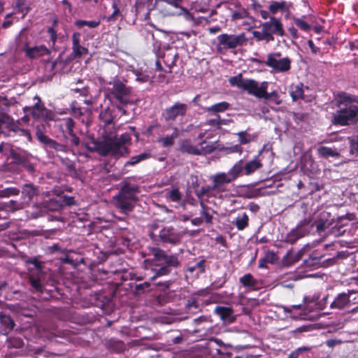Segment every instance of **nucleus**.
I'll return each instance as SVG.
<instances>
[{
	"label": "nucleus",
	"instance_id": "29",
	"mask_svg": "<svg viewBox=\"0 0 358 358\" xmlns=\"http://www.w3.org/2000/svg\"><path fill=\"white\" fill-rule=\"evenodd\" d=\"M304 85L302 83L291 85L290 96L293 101L304 99Z\"/></svg>",
	"mask_w": 358,
	"mask_h": 358
},
{
	"label": "nucleus",
	"instance_id": "36",
	"mask_svg": "<svg viewBox=\"0 0 358 358\" xmlns=\"http://www.w3.org/2000/svg\"><path fill=\"white\" fill-rule=\"evenodd\" d=\"M317 154L320 157L328 158L329 157H338L340 154L336 149H333L326 146H320L317 148Z\"/></svg>",
	"mask_w": 358,
	"mask_h": 358
},
{
	"label": "nucleus",
	"instance_id": "39",
	"mask_svg": "<svg viewBox=\"0 0 358 358\" xmlns=\"http://www.w3.org/2000/svg\"><path fill=\"white\" fill-rule=\"evenodd\" d=\"M45 128L43 124H39L36 128V136L38 141L43 145L50 139V137L45 134Z\"/></svg>",
	"mask_w": 358,
	"mask_h": 358
},
{
	"label": "nucleus",
	"instance_id": "28",
	"mask_svg": "<svg viewBox=\"0 0 358 358\" xmlns=\"http://www.w3.org/2000/svg\"><path fill=\"white\" fill-rule=\"evenodd\" d=\"M214 192L215 189L214 188H213V185L202 186L200 189L194 190V193L196 197L201 201H203L204 196H206L208 198L215 196Z\"/></svg>",
	"mask_w": 358,
	"mask_h": 358
},
{
	"label": "nucleus",
	"instance_id": "6",
	"mask_svg": "<svg viewBox=\"0 0 358 358\" xmlns=\"http://www.w3.org/2000/svg\"><path fill=\"white\" fill-rule=\"evenodd\" d=\"M108 84L112 85L110 94L119 103L127 105L129 103L132 92L131 87L127 86L117 77L114 78Z\"/></svg>",
	"mask_w": 358,
	"mask_h": 358
},
{
	"label": "nucleus",
	"instance_id": "58",
	"mask_svg": "<svg viewBox=\"0 0 358 358\" xmlns=\"http://www.w3.org/2000/svg\"><path fill=\"white\" fill-rule=\"evenodd\" d=\"M159 142L164 148L171 147L174 145V140L170 136L159 138Z\"/></svg>",
	"mask_w": 358,
	"mask_h": 358
},
{
	"label": "nucleus",
	"instance_id": "46",
	"mask_svg": "<svg viewBox=\"0 0 358 358\" xmlns=\"http://www.w3.org/2000/svg\"><path fill=\"white\" fill-rule=\"evenodd\" d=\"M343 217H340L338 218V224H340L339 226L336 225L331 229V234H334L336 236H342L345 232V230L343 229V227L345 225V224L343 223Z\"/></svg>",
	"mask_w": 358,
	"mask_h": 358
},
{
	"label": "nucleus",
	"instance_id": "31",
	"mask_svg": "<svg viewBox=\"0 0 358 358\" xmlns=\"http://www.w3.org/2000/svg\"><path fill=\"white\" fill-rule=\"evenodd\" d=\"M61 141L64 142L69 152L78 148L80 143V140L78 136H62Z\"/></svg>",
	"mask_w": 358,
	"mask_h": 358
},
{
	"label": "nucleus",
	"instance_id": "42",
	"mask_svg": "<svg viewBox=\"0 0 358 358\" xmlns=\"http://www.w3.org/2000/svg\"><path fill=\"white\" fill-rule=\"evenodd\" d=\"M8 348L20 349L24 346L23 340L19 337H10L6 341Z\"/></svg>",
	"mask_w": 358,
	"mask_h": 358
},
{
	"label": "nucleus",
	"instance_id": "20",
	"mask_svg": "<svg viewBox=\"0 0 358 358\" xmlns=\"http://www.w3.org/2000/svg\"><path fill=\"white\" fill-rule=\"evenodd\" d=\"M38 101L33 106H26L24 108L25 113L29 112L34 118L38 119L43 115V113L45 110V107L43 103H41V99L36 96Z\"/></svg>",
	"mask_w": 358,
	"mask_h": 358
},
{
	"label": "nucleus",
	"instance_id": "16",
	"mask_svg": "<svg viewBox=\"0 0 358 358\" xmlns=\"http://www.w3.org/2000/svg\"><path fill=\"white\" fill-rule=\"evenodd\" d=\"M353 293L352 290H348V292L339 293L330 303V308L336 310H343L348 308L350 306V296Z\"/></svg>",
	"mask_w": 358,
	"mask_h": 358
},
{
	"label": "nucleus",
	"instance_id": "56",
	"mask_svg": "<svg viewBox=\"0 0 358 358\" xmlns=\"http://www.w3.org/2000/svg\"><path fill=\"white\" fill-rule=\"evenodd\" d=\"M169 296L166 294H159L156 296L153 299V303L157 306H163L168 303Z\"/></svg>",
	"mask_w": 358,
	"mask_h": 358
},
{
	"label": "nucleus",
	"instance_id": "5",
	"mask_svg": "<svg viewBox=\"0 0 358 358\" xmlns=\"http://www.w3.org/2000/svg\"><path fill=\"white\" fill-rule=\"evenodd\" d=\"M229 82L231 85L236 86L258 99H268L271 95H275L277 97V92L275 91L271 93L267 92L268 83L266 81H264L259 85L258 82L253 79L243 78L240 73L231 77Z\"/></svg>",
	"mask_w": 358,
	"mask_h": 358
},
{
	"label": "nucleus",
	"instance_id": "12",
	"mask_svg": "<svg viewBox=\"0 0 358 358\" xmlns=\"http://www.w3.org/2000/svg\"><path fill=\"white\" fill-rule=\"evenodd\" d=\"M200 148L192 145L189 141H184L180 145V150L183 153H187L193 155H206L210 154L215 150L213 144H207L206 141H203L199 143Z\"/></svg>",
	"mask_w": 358,
	"mask_h": 358
},
{
	"label": "nucleus",
	"instance_id": "40",
	"mask_svg": "<svg viewBox=\"0 0 358 358\" xmlns=\"http://www.w3.org/2000/svg\"><path fill=\"white\" fill-rule=\"evenodd\" d=\"M46 206L50 211H58L63 208V203L60 199H50L47 202Z\"/></svg>",
	"mask_w": 358,
	"mask_h": 358
},
{
	"label": "nucleus",
	"instance_id": "59",
	"mask_svg": "<svg viewBox=\"0 0 358 358\" xmlns=\"http://www.w3.org/2000/svg\"><path fill=\"white\" fill-rule=\"evenodd\" d=\"M350 153L351 155L358 154V136L356 138L350 140Z\"/></svg>",
	"mask_w": 358,
	"mask_h": 358
},
{
	"label": "nucleus",
	"instance_id": "13",
	"mask_svg": "<svg viewBox=\"0 0 358 358\" xmlns=\"http://www.w3.org/2000/svg\"><path fill=\"white\" fill-rule=\"evenodd\" d=\"M187 110V104L176 101L171 106L167 107L164 109L162 114V117L166 122H173L178 117H185Z\"/></svg>",
	"mask_w": 358,
	"mask_h": 358
},
{
	"label": "nucleus",
	"instance_id": "10",
	"mask_svg": "<svg viewBox=\"0 0 358 358\" xmlns=\"http://www.w3.org/2000/svg\"><path fill=\"white\" fill-rule=\"evenodd\" d=\"M280 56L281 52H280L269 53L267 55V59L264 63L276 72H287L291 69L292 59L288 57L280 58Z\"/></svg>",
	"mask_w": 358,
	"mask_h": 358
},
{
	"label": "nucleus",
	"instance_id": "3",
	"mask_svg": "<svg viewBox=\"0 0 358 358\" xmlns=\"http://www.w3.org/2000/svg\"><path fill=\"white\" fill-rule=\"evenodd\" d=\"M358 96L341 92L338 94L336 106L339 108L333 115L332 123L336 126H349L358 123Z\"/></svg>",
	"mask_w": 358,
	"mask_h": 358
},
{
	"label": "nucleus",
	"instance_id": "19",
	"mask_svg": "<svg viewBox=\"0 0 358 358\" xmlns=\"http://www.w3.org/2000/svg\"><path fill=\"white\" fill-rule=\"evenodd\" d=\"M9 158L12 160V163L24 166L29 162L28 155L24 150L11 149Z\"/></svg>",
	"mask_w": 358,
	"mask_h": 358
},
{
	"label": "nucleus",
	"instance_id": "55",
	"mask_svg": "<svg viewBox=\"0 0 358 358\" xmlns=\"http://www.w3.org/2000/svg\"><path fill=\"white\" fill-rule=\"evenodd\" d=\"M112 7L113 8V12L108 17L107 20L108 22L115 21L117 20V16L120 13V10L116 1L113 0Z\"/></svg>",
	"mask_w": 358,
	"mask_h": 358
},
{
	"label": "nucleus",
	"instance_id": "18",
	"mask_svg": "<svg viewBox=\"0 0 358 358\" xmlns=\"http://www.w3.org/2000/svg\"><path fill=\"white\" fill-rule=\"evenodd\" d=\"M24 51L26 55L31 58H36L43 55H49L51 53L50 49L47 48L44 45L34 46V47H25Z\"/></svg>",
	"mask_w": 358,
	"mask_h": 358
},
{
	"label": "nucleus",
	"instance_id": "9",
	"mask_svg": "<svg viewBox=\"0 0 358 358\" xmlns=\"http://www.w3.org/2000/svg\"><path fill=\"white\" fill-rule=\"evenodd\" d=\"M237 178L232 167L227 173L220 172L210 176L213 188L217 193L228 192L229 189L227 188V185L235 181Z\"/></svg>",
	"mask_w": 358,
	"mask_h": 358
},
{
	"label": "nucleus",
	"instance_id": "54",
	"mask_svg": "<svg viewBox=\"0 0 358 358\" xmlns=\"http://www.w3.org/2000/svg\"><path fill=\"white\" fill-rule=\"evenodd\" d=\"M252 35L254 36V38L257 41H266V43H270L268 38V36H267V34H266V32L264 31V30L262 28V31H252Z\"/></svg>",
	"mask_w": 358,
	"mask_h": 358
},
{
	"label": "nucleus",
	"instance_id": "61",
	"mask_svg": "<svg viewBox=\"0 0 358 358\" xmlns=\"http://www.w3.org/2000/svg\"><path fill=\"white\" fill-rule=\"evenodd\" d=\"M11 119H12V117L9 115H8L6 113H1V114H0V127L2 125H4L5 126V129H7V126L10 123Z\"/></svg>",
	"mask_w": 358,
	"mask_h": 358
},
{
	"label": "nucleus",
	"instance_id": "34",
	"mask_svg": "<svg viewBox=\"0 0 358 358\" xmlns=\"http://www.w3.org/2000/svg\"><path fill=\"white\" fill-rule=\"evenodd\" d=\"M151 155L150 152H142L138 155L133 156L130 159L126 162L124 164V168H127L130 166H135L142 161L146 160L150 157Z\"/></svg>",
	"mask_w": 358,
	"mask_h": 358
},
{
	"label": "nucleus",
	"instance_id": "64",
	"mask_svg": "<svg viewBox=\"0 0 358 358\" xmlns=\"http://www.w3.org/2000/svg\"><path fill=\"white\" fill-rule=\"evenodd\" d=\"M60 199H61V201H62L63 206L64 205L71 206L75 204V199H74V197H73V196L64 195L62 198H60Z\"/></svg>",
	"mask_w": 358,
	"mask_h": 358
},
{
	"label": "nucleus",
	"instance_id": "32",
	"mask_svg": "<svg viewBox=\"0 0 358 358\" xmlns=\"http://www.w3.org/2000/svg\"><path fill=\"white\" fill-rule=\"evenodd\" d=\"M312 350L311 347L302 346L291 352L287 358H310L308 352Z\"/></svg>",
	"mask_w": 358,
	"mask_h": 358
},
{
	"label": "nucleus",
	"instance_id": "1",
	"mask_svg": "<svg viewBox=\"0 0 358 358\" xmlns=\"http://www.w3.org/2000/svg\"><path fill=\"white\" fill-rule=\"evenodd\" d=\"M116 117L114 108L108 106L103 108L99 119L103 124V131L100 139L92 138L91 143L85 144L86 149L90 152H97L101 156L111 155L115 157L127 156L129 154L128 145L131 144V136L138 138L139 134L135 127L129 126V131L122 134L119 137L114 127Z\"/></svg>",
	"mask_w": 358,
	"mask_h": 358
},
{
	"label": "nucleus",
	"instance_id": "22",
	"mask_svg": "<svg viewBox=\"0 0 358 358\" xmlns=\"http://www.w3.org/2000/svg\"><path fill=\"white\" fill-rule=\"evenodd\" d=\"M0 323L3 327L1 331L3 334H7L13 330L15 327V322L10 316L3 312H0Z\"/></svg>",
	"mask_w": 358,
	"mask_h": 358
},
{
	"label": "nucleus",
	"instance_id": "25",
	"mask_svg": "<svg viewBox=\"0 0 358 358\" xmlns=\"http://www.w3.org/2000/svg\"><path fill=\"white\" fill-rule=\"evenodd\" d=\"M43 275V273H36L34 272H31L29 274V282L32 288L37 292H43V286L41 284V278Z\"/></svg>",
	"mask_w": 358,
	"mask_h": 358
},
{
	"label": "nucleus",
	"instance_id": "47",
	"mask_svg": "<svg viewBox=\"0 0 358 358\" xmlns=\"http://www.w3.org/2000/svg\"><path fill=\"white\" fill-rule=\"evenodd\" d=\"M220 150L224 151L227 155L231 153L241 155L243 152V148L241 145L236 144L229 147H223Z\"/></svg>",
	"mask_w": 358,
	"mask_h": 358
},
{
	"label": "nucleus",
	"instance_id": "51",
	"mask_svg": "<svg viewBox=\"0 0 358 358\" xmlns=\"http://www.w3.org/2000/svg\"><path fill=\"white\" fill-rule=\"evenodd\" d=\"M294 24L300 29H301L304 31H308L311 28L310 25L308 22H306V21H304L303 20H302L301 18L294 17Z\"/></svg>",
	"mask_w": 358,
	"mask_h": 358
},
{
	"label": "nucleus",
	"instance_id": "33",
	"mask_svg": "<svg viewBox=\"0 0 358 358\" xmlns=\"http://www.w3.org/2000/svg\"><path fill=\"white\" fill-rule=\"evenodd\" d=\"M233 224L238 231H243L249 226V217L246 213H243L235 219Z\"/></svg>",
	"mask_w": 358,
	"mask_h": 358
},
{
	"label": "nucleus",
	"instance_id": "30",
	"mask_svg": "<svg viewBox=\"0 0 358 358\" xmlns=\"http://www.w3.org/2000/svg\"><path fill=\"white\" fill-rule=\"evenodd\" d=\"M38 194V189L32 184H25L22 187V196L27 201H31Z\"/></svg>",
	"mask_w": 358,
	"mask_h": 358
},
{
	"label": "nucleus",
	"instance_id": "26",
	"mask_svg": "<svg viewBox=\"0 0 358 358\" xmlns=\"http://www.w3.org/2000/svg\"><path fill=\"white\" fill-rule=\"evenodd\" d=\"M315 222L313 221V217L311 215L306 217L304 219L301 220L297 224L296 227L303 230L305 232V235H308L311 229L315 226Z\"/></svg>",
	"mask_w": 358,
	"mask_h": 358
},
{
	"label": "nucleus",
	"instance_id": "14",
	"mask_svg": "<svg viewBox=\"0 0 358 358\" xmlns=\"http://www.w3.org/2000/svg\"><path fill=\"white\" fill-rule=\"evenodd\" d=\"M262 27L267 34L270 42L274 41V35L281 37L285 35L281 20L273 16L269 17V21L262 23Z\"/></svg>",
	"mask_w": 358,
	"mask_h": 358
},
{
	"label": "nucleus",
	"instance_id": "57",
	"mask_svg": "<svg viewBox=\"0 0 358 358\" xmlns=\"http://www.w3.org/2000/svg\"><path fill=\"white\" fill-rule=\"evenodd\" d=\"M28 262L31 264H33L36 268V271H34V273H43L42 262L39 261L37 258L34 257L33 259H31L30 260H29Z\"/></svg>",
	"mask_w": 358,
	"mask_h": 358
},
{
	"label": "nucleus",
	"instance_id": "50",
	"mask_svg": "<svg viewBox=\"0 0 358 358\" xmlns=\"http://www.w3.org/2000/svg\"><path fill=\"white\" fill-rule=\"evenodd\" d=\"M20 189L16 187H7L0 191V196L8 197L10 196L18 195Z\"/></svg>",
	"mask_w": 358,
	"mask_h": 358
},
{
	"label": "nucleus",
	"instance_id": "41",
	"mask_svg": "<svg viewBox=\"0 0 358 358\" xmlns=\"http://www.w3.org/2000/svg\"><path fill=\"white\" fill-rule=\"evenodd\" d=\"M238 137L239 145H245L250 143L255 138L250 134H248L246 131H241L236 134Z\"/></svg>",
	"mask_w": 358,
	"mask_h": 358
},
{
	"label": "nucleus",
	"instance_id": "37",
	"mask_svg": "<svg viewBox=\"0 0 358 358\" xmlns=\"http://www.w3.org/2000/svg\"><path fill=\"white\" fill-rule=\"evenodd\" d=\"M88 49L82 46L81 45L72 46V52L68 57V61L73 60L74 59L80 58L83 55H87Z\"/></svg>",
	"mask_w": 358,
	"mask_h": 358
},
{
	"label": "nucleus",
	"instance_id": "35",
	"mask_svg": "<svg viewBox=\"0 0 358 358\" xmlns=\"http://www.w3.org/2000/svg\"><path fill=\"white\" fill-rule=\"evenodd\" d=\"M45 146L47 148L53 149L57 152H62L64 153L69 152L67 147L66 146V145H64V142L60 143L50 138L45 144Z\"/></svg>",
	"mask_w": 358,
	"mask_h": 358
},
{
	"label": "nucleus",
	"instance_id": "52",
	"mask_svg": "<svg viewBox=\"0 0 358 358\" xmlns=\"http://www.w3.org/2000/svg\"><path fill=\"white\" fill-rule=\"evenodd\" d=\"M60 127L62 129V130H69L71 129H74V127H75V122L71 117L64 118L62 120V122L60 124Z\"/></svg>",
	"mask_w": 358,
	"mask_h": 358
},
{
	"label": "nucleus",
	"instance_id": "15",
	"mask_svg": "<svg viewBox=\"0 0 358 358\" xmlns=\"http://www.w3.org/2000/svg\"><path fill=\"white\" fill-rule=\"evenodd\" d=\"M4 133L8 137H24L29 142L32 141L29 130L22 128L20 122L19 120L15 121L13 117Z\"/></svg>",
	"mask_w": 358,
	"mask_h": 358
},
{
	"label": "nucleus",
	"instance_id": "4",
	"mask_svg": "<svg viewBox=\"0 0 358 358\" xmlns=\"http://www.w3.org/2000/svg\"><path fill=\"white\" fill-rule=\"evenodd\" d=\"M117 194L114 196V204L121 213L128 215L134 210L138 201L137 194L140 192L138 185L132 184L126 180H122Z\"/></svg>",
	"mask_w": 358,
	"mask_h": 358
},
{
	"label": "nucleus",
	"instance_id": "8",
	"mask_svg": "<svg viewBox=\"0 0 358 358\" xmlns=\"http://www.w3.org/2000/svg\"><path fill=\"white\" fill-rule=\"evenodd\" d=\"M218 46L224 50L235 49L245 45L248 43L245 33L239 34H222L217 37Z\"/></svg>",
	"mask_w": 358,
	"mask_h": 358
},
{
	"label": "nucleus",
	"instance_id": "27",
	"mask_svg": "<svg viewBox=\"0 0 358 358\" xmlns=\"http://www.w3.org/2000/svg\"><path fill=\"white\" fill-rule=\"evenodd\" d=\"M306 236V235H305V232L303 230H300L296 227H295L286 235L285 241L290 244H294L299 239Z\"/></svg>",
	"mask_w": 358,
	"mask_h": 358
},
{
	"label": "nucleus",
	"instance_id": "2",
	"mask_svg": "<svg viewBox=\"0 0 358 358\" xmlns=\"http://www.w3.org/2000/svg\"><path fill=\"white\" fill-rule=\"evenodd\" d=\"M152 258L145 260L148 266L151 267L154 275L149 278L150 281L136 284L134 287L136 294H141L150 290V281L155 280L157 278L169 275L173 269L178 268L181 262L178 255H168L164 250L157 247L149 248Z\"/></svg>",
	"mask_w": 358,
	"mask_h": 358
},
{
	"label": "nucleus",
	"instance_id": "60",
	"mask_svg": "<svg viewBox=\"0 0 358 358\" xmlns=\"http://www.w3.org/2000/svg\"><path fill=\"white\" fill-rule=\"evenodd\" d=\"M320 264V258L318 257H310L308 259L305 261V265L307 267H318Z\"/></svg>",
	"mask_w": 358,
	"mask_h": 358
},
{
	"label": "nucleus",
	"instance_id": "7",
	"mask_svg": "<svg viewBox=\"0 0 358 358\" xmlns=\"http://www.w3.org/2000/svg\"><path fill=\"white\" fill-rule=\"evenodd\" d=\"M259 156H255L252 159L248 161L245 164L243 159L237 161L232 166L236 177L238 178L242 176H250L261 169L263 167V163Z\"/></svg>",
	"mask_w": 358,
	"mask_h": 358
},
{
	"label": "nucleus",
	"instance_id": "17",
	"mask_svg": "<svg viewBox=\"0 0 358 358\" xmlns=\"http://www.w3.org/2000/svg\"><path fill=\"white\" fill-rule=\"evenodd\" d=\"M240 283L243 287L251 290L257 291L262 287L263 282L261 280L254 278L251 273H246L239 279Z\"/></svg>",
	"mask_w": 358,
	"mask_h": 358
},
{
	"label": "nucleus",
	"instance_id": "38",
	"mask_svg": "<svg viewBox=\"0 0 358 358\" xmlns=\"http://www.w3.org/2000/svg\"><path fill=\"white\" fill-rule=\"evenodd\" d=\"M164 62L165 64L171 69L173 66L176 65V62L178 59V55L176 51H169L164 54L163 56Z\"/></svg>",
	"mask_w": 358,
	"mask_h": 358
},
{
	"label": "nucleus",
	"instance_id": "53",
	"mask_svg": "<svg viewBox=\"0 0 358 358\" xmlns=\"http://www.w3.org/2000/svg\"><path fill=\"white\" fill-rule=\"evenodd\" d=\"M206 124L216 129H220L221 126L224 124V120L221 119L220 116L217 115V118L209 119Z\"/></svg>",
	"mask_w": 358,
	"mask_h": 358
},
{
	"label": "nucleus",
	"instance_id": "21",
	"mask_svg": "<svg viewBox=\"0 0 358 358\" xmlns=\"http://www.w3.org/2000/svg\"><path fill=\"white\" fill-rule=\"evenodd\" d=\"M215 312L224 321L233 322L235 320L234 310L231 307L217 306Z\"/></svg>",
	"mask_w": 358,
	"mask_h": 358
},
{
	"label": "nucleus",
	"instance_id": "45",
	"mask_svg": "<svg viewBox=\"0 0 358 358\" xmlns=\"http://www.w3.org/2000/svg\"><path fill=\"white\" fill-rule=\"evenodd\" d=\"M286 8L285 1H272L270 4L268 9L269 11L273 14H275L278 10H284Z\"/></svg>",
	"mask_w": 358,
	"mask_h": 358
},
{
	"label": "nucleus",
	"instance_id": "43",
	"mask_svg": "<svg viewBox=\"0 0 358 358\" xmlns=\"http://www.w3.org/2000/svg\"><path fill=\"white\" fill-rule=\"evenodd\" d=\"M75 25L78 28H82L84 26H87L90 28H96L100 24V21L96 20H78L75 22Z\"/></svg>",
	"mask_w": 358,
	"mask_h": 358
},
{
	"label": "nucleus",
	"instance_id": "23",
	"mask_svg": "<svg viewBox=\"0 0 358 358\" xmlns=\"http://www.w3.org/2000/svg\"><path fill=\"white\" fill-rule=\"evenodd\" d=\"M229 108L230 103L229 102L222 101L205 108L204 110L211 115H217V113L225 112Z\"/></svg>",
	"mask_w": 358,
	"mask_h": 358
},
{
	"label": "nucleus",
	"instance_id": "62",
	"mask_svg": "<svg viewBox=\"0 0 358 358\" xmlns=\"http://www.w3.org/2000/svg\"><path fill=\"white\" fill-rule=\"evenodd\" d=\"M48 34L50 35V41L54 45L57 39V34L56 30L53 27H48L47 30Z\"/></svg>",
	"mask_w": 358,
	"mask_h": 358
},
{
	"label": "nucleus",
	"instance_id": "44",
	"mask_svg": "<svg viewBox=\"0 0 358 358\" xmlns=\"http://www.w3.org/2000/svg\"><path fill=\"white\" fill-rule=\"evenodd\" d=\"M166 199L173 202H179L182 199V194L178 189L175 188L166 193Z\"/></svg>",
	"mask_w": 358,
	"mask_h": 358
},
{
	"label": "nucleus",
	"instance_id": "11",
	"mask_svg": "<svg viewBox=\"0 0 358 358\" xmlns=\"http://www.w3.org/2000/svg\"><path fill=\"white\" fill-rule=\"evenodd\" d=\"M185 234L180 228L165 226L159 231V237L163 243L177 245L181 242Z\"/></svg>",
	"mask_w": 358,
	"mask_h": 358
},
{
	"label": "nucleus",
	"instance_id": "49",
	"mask_svg": "<svg viewBox=\"0 0 358 358\" xmlns=\"http://www.w3.org/2000/svg\"><path fill=\"white\" fill-rule=\"evenodd\" d=\"M200 204L202 208L201 215L204 217L205 222L207 224H212L213 216L208 212V207L203 201H201Z\"/></svg>",
	"mask_w": 358,
	"mask_h": 358
},
{
	"label": "nucleus",
	"instance_id": "48",
	"mask_svg": "<svg viewBox=\"0 0 358 358\" xmlns=\"http://www.w3.org/2000/svg\"><path fill=\"white\" fill-rule=\"evenodd\" d=\"M206 259H202L199 262H196L194 266H189L187 269L191 273L198 269L199 273H203L206 271Z\"/></svg>",
	"mask_w": 358,
	"mask_h": 358
},
{
	"label": "nucleus",
	"instance_id": "63",
	"mask_svg": "<svg viewBox=\"0 0 358 358\" xmlns=\"http://www.w3.org/2000/svg\"><path fill=\"white\" fill-rule=\"evenodd\" d=\"M248 15V12L245 10H236L232 14V19L234 20H241L245 18Z\"/></svg>",
	"mask_w": 358,
	"mask_h": 358
},
{
	"label": "nucleus",
	"instance_id": "24",
	"mask_svg": "<svg viewBox=\"0 0 358 358\" xmlns=\"http://www.w3.org/2000/svg\"><path fill=\"white\" fill-rule=\"evenodd\" d=\"M12 7L17 13L22 14V18H24L31 9L27 0H15Z\"/></svg>",
	"mask_w": 358,
	"mask_h": 358
}]
</instances>
